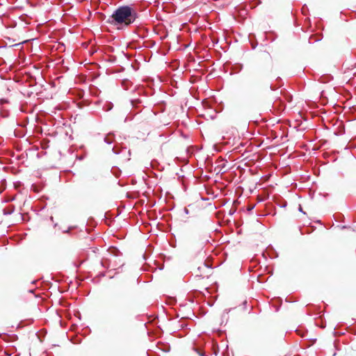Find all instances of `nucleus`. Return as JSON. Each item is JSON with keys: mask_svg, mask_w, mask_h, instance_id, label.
Masks as SVG:
<instances>
[{"mask_svg": "<svg viewBox=\"0 0 356 356\" xmlns=\"http://www.w3.org/2000/svg\"><path fill=\"white\" fill-rule=\"evenodd\" d=\"M138 18L136 10L131 6L118 7L109 17L108 22L118 29L127 27Z\"/></svg>", "mask_w": 356, "mask_h": 356, "instance_id": "nucleus-1", "label": "nucleus"}, {"mask_svg": "<svg viewBox=\"0 0 356 356\" xmlns=\"http://www.w3.org/2000/svg\"><path fill=\"white\" fill-rule=\"evenodd\" d=\"M104 140H105V142H106V143H108V144H111V141H110L109 140H108V138H104Z\"/></svg>", "mask_w": 356, "mask_h": 356, "instance_id": "nucleus-2", "label": "nucleus"}]
</instances>
